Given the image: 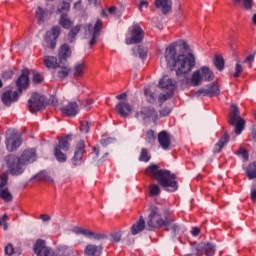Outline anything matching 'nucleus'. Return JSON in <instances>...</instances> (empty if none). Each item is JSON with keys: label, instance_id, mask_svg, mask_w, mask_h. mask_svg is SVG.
Listing matches in <instances>:
<instances>
[{"label": "nucleus", "instance_id": "nucleus-15", "mask_svg": "<svg viewBox=\"0 0 256 256\" xmlns=\"http://www.w3.org/2000/svg\"><path fill=\"white\" fill-rule=\"evenodd\" d=\"M85 155V141L80 140L76 143V147L74 150V156L72 158L73 165H82L85 161L83 156Z\"/></svg>", "mask_w": 256, "mask_h": 256}, {"label": "nucleus", "instance_id": "nucleus-49", "mask_svg": "<svg viewBox=\"0 0 256 256\" xmlns=\"http://www.w3.org/2000/svg\"><path fill=\"white\" fill-rule=\"evenodd\" d=\"M90 127H91V123H89L88 121L81 122L80 131L82 133H87Z\"/></svg>", "mask_w": 256, "mask_h": 256}, {"label": "nucleus", "instance_id": "nucleus-9", "mask_svg": "<svg viewBox=\"0 0 256 256\" xmlns=\"http://www.w3.org/2000/svg\"><path fill=\"white\" fill-rule=\"evenodd\" d=\"M23 140L15 130H7L6 132V148L9 151H17L21 147Z\"/></svg>", "mask_w": 256, "mask_h": 256}, {"label": "nucleus", "instance_id": "nucleus-14", "mask_svg": "<svg viewBox=\"0 0 256 256\" xmlns=\"http://www.w3.org/2000/svg\"><path fill=\"white\" fill-rule=\"evenodd\" d=\"M8 179L9 173L4 172L0 175V197L1 199H3V201H6V203L13 201V195L11 194V192H9V189H3V187L7 185Z\"/></svg>", "mask_w": 256, "mask_h": 256}, {"label": "nucleus", "instance_id": "nucleus-56", "mask_svg": "<svg viewBox=\"0 0 256 256\" xmlns=\"http://www.w3.org/2000/svg\"><path fill=\"white\" fill-rule=\"evenodd\" d=\"M94 101L93 99H88L85 101L84 107L87 111H89V109H91V106L93 105Z\"/></svg>", "mask_w": 256, "mask_h": 256}, {"label": "nucleus", "instance_id": "nucleus-20", "mask_svg": "<svg viewBox=\"0 0 256 256\" xmlns=\"http://www.w3.org/2000/svg\"><path fill=\"white\" fill-rule=\"evenodd\" d=\"M71 71L74 79H83L87 73V64H85V62H77L74 64Z\"/></svg>", "mask_w": 256, "mask_h": 256}, {"label": "nucleus", "instance_id": "nucleus-6", "mask_svg": "<svg viewBox=\"0 0 256 256\" xmlns=\"http://www.w3.org/2000/svg\"><path fill=\"white\" fill-rule=\"evenodd\" d=\"M230 125L235 126L236 135H241L243 129H245V120L239 116V107L237 105L232 104V110L230 113Z\"/></svg>", "mask_w": 256, "mask_h": 256}, {"label": "nucleus", "instance_id": "nucleus-58", "mask_svg": "<svg viewBox=\"0 0 256 256\" xmlns=\"http://www.w3.org/2000/svg\"><path fill=\"white\" fill-rule=\"evenodd\" d=\"M116 99H117L118 101H127V93H122V94H120V95H117V96H116Z\"/></svg>", "mask_w": 256, "mask_h": 256}, {"label": "nucleus", "instance_id": "nucleus-34", "mask_svg": "<svg viewBox=\"0 0 256 256\" xmlns=\"http://www.w3.org/2000/svg\"><path fill=\"white\" fill-rule=\"evenodd\" d=\"M229 143V134H224L220 140L218 141V143L215 144L214 146V153H219V151H221V149H223V147H225V144Z\"/></svg>", "mask_w": 256, "mask_h": 256}, {"label": "nucleus", "instance_id": "nucleus-44", "mask_svg": "<svg viewBox=\"0 0 256 256\" xmlns=\"http://www.w3.org/2000/svg\"><path fill=\"white\" fill-rule=\"evenodd\" d=\"M72 233H75V235H84V237H87L89 234V230L83 228V227H73Z\"/></svg>", "mask_w": 256, "mask_h": 256}, {"label": "nucleus", "instance_id": "nucleus-32", "mask_svg": "<svg viewBox=\"0 0 256 256\" xmlns=\"http://www.w3.org/2000/svg\"><path fill=\"white\" fill-rule=\"evenodd\" d=\"M173 221L175 220L173 219V216H171V220L166 223L164 227H166L167 231H172L173 236L175 237V235L181 231V226L177 223H173Z\"/></svg>", "mask_w": 256, "mask_h": 256}, {"label": "nucleus", "instance_id": "nucleus-11", "mask_svg": "<svg viewBox=\"0 0 256 256\" xmlns=\"http://www.w3.org/2000/svg\"><path fill=\"white\" fill-rule=\"evenodd\" d=\"M33 251L36 256H55L53 249L47 246V243L43 239L36 240Z\"/></svg>", "mask_w": 256, "mask_h": 256}, {"label": "nucleus", "instance_id": "nucleus-25", "mask_svg": "<svg viewBox=\"0 0 256 256\" xmlns=\"http://www.w3.org/2000/svg\"><path fill=\"white\" fill-rule=\"evenodd\" d=\"M103 251V245L88 244L84 248V256H96L101 255Z\"/></svg>", "mask_w": 256, "mask_h": 256}, {"label": "nucleus", "instance_id": "nucleus-5", "mask_svg": "<svg viewBox=\"0 0 256 256\" xmlns=\"http://www.w3.org/2000/svg\"><path fill=\"white\" fill-rule=\"evenodd\" d=\"M215 74L211 71V68L202 66L199 70L194 71L191 77V83L194 87H199L202 81H213Z\"/></svg>", "mask_w": 256, "mask_h": 256}, {"label": "nucleus", "instance_id": "nucleus-12", "mask_svg": "<svg viewBox=\"0 0 256 256\" xmlns=\"http://www.w3.org/2000/svg\"><path fill=\"white\" fill-rule=\"evenodd\" d=\"M145 37V33L141 26L133 25L131 29V37H126V45H135L137 43H141Z\"/></svg>", "mask_w": 256, "mask_h": 256}, {"label": "nucleus", "instance_id": "nucleus-36", "mask_svg": "<svg viewBox=\"0 0 256 256\" xmlns=\"http://www.w3.org/2000/svg\"><path fill=\"white\" fill-rule=\"evenodd\" d=\"M246 175L250 180L256 179V162H253L250 165H248Z\"/></svg>", "mask_w": 256, "mask_h": 256}, {"label": "nucleus", "instance_id": "nucleus-10", "mask_svg": "<svg viewBox=\"0 0 256 256\" xmlns=\"http://www.w3.org/2000/svg\"><path fill=\"white\" fill-rule=\"evenodd\" d=\"M28 107L31 113H37L45 109V98L37 93H33L28 101Z\"/></svg>", "mask_w": 256, "mask_h": 256}, {"label": "nucleus", "instance_id": "nucleus-57", "mask_svg": "<svg viewBox=\"0 0 256 256\" xmlns=\"http://www.w3.org/2000/svg\"><path fill=\"white\" fill-rule=\"evenodd\" d=\"M2 77H3V79H11V77H13V71L8 70V71L4 72Z\"/></svg>", "mask_w": 256, "mask_h": 256}, {"label": "nucleus", "instance_id": "nucleus-37", "mask_svg": "<svg viewBox=\"0 0 256 256\" xmlns=\"http://www.w3.org/2000/svg\"><path fill=\"white\" fill-rule=\"evenodd\" d=\"M139 161H142L143 163H149V161H151V153L147 150V148L141 149Z\"/></svg>", "mask_w": 256, "mask_h": 256}, {"label": "nucleus", "instance_id": "nucleus-48", "mask_svg": "<svg viewBox=\"0 0 256 256\" xmlns=\"http://www.w3.org/2000/svg\"><path fill=\"white\" fill-rule=\"evenodd\" d=\"M149 191L151 197H157V195L161 194V189L156 184L151 185Z\"/></svg>", "mask_w": 256, "mask_h": 256}, {"label": "nucleus", "instance_id": "nucleus-4", "mask_svg": "<svg viewBox=\"0 0 256 256\" xmlns=\"http://www.w3.org/2000/svg\"><path fill=\"white\" fill-rule=\"evenodd\" d=\"M148 212L149 214L146 221L148 231L161 229V227H165V224L171 221V211L169 210H165L162 216L161 210L157 206L151 205Z\"/></svg>", "mask_w": 256, "mask_h": 256}, {"label": "nucleus", "instance_id": "nucleus-41", "mask_svg": "<svg viewBox=\"0 0 256 256\" xmlns=\"http://www.w3.org/2000/svg\"><path fill=\"white\" fill-rule=\"evenodd\" d=\"M87 237H88V239H95V241H101V240L105 239L107 236L105 234L94 233V232L88 230Z\"/></svg>", "mask_w": 256, "mask_h": 256}, {"label": "nucleus", "instance_id": "nucleus-39", "mask_svg": "<svg viewBox=\"0 0 256 256\" xmlns=\"http://www.w3.org/2000/svg\"><path fill=\"white\" fill-rule=\"evenodd\" d=\"M214 65L218 71H223V69H225V59L221 56H216L214 59Z\"/></svg>", "mask_w": 256, "mask_h": 256}, {"label": "nucleus", "instance_id": "nucleus-21", "mask_svg": "<svg viewBox=\"0 0 256 256\" xmlns=\"http://www.w3.org/2000/svg\"><path fill=\"white\" fill-rule=\"evenodd\" d=\"M35 17L37 19L38 25H45L46 21H49L51 18V13L48 9L41 8L38 6L35 12Z\"/></svg>", "mask_w": 256, "mask_h": 256}, {"label": "nucleus", "instance_id": "nucleus-42", "mask_svg": "<svg viewBox=\"0 0 256 256\" xmlns=\"http://www.w3.org/2000/svg\"><path fill=\"white\" fill-rule=\"evenodd\" d=\"M69 9H71V4L69 2H67V1H62L57 6V11H59V13H63L65 11H69Z\"/></svg>", "mask_w": 256, "mask_h": 256}, {"label": "nucleus", "instance_id": "nucleus-55", "mask_svg": "<svg viewBox=\"0 0 256 256\" xmlns=\"http://www.w3.org/2000/svg\"><path fill=\"white\" fill-rule=\"evenodd\" d=\"M170 114H171V108H163L162 110H160L161 117H167Z\"/></svg>", "mask_w": 256, "mask_h": 256}, {"label": "nucleus", "instance_id": "nucleus-28", "mask_svg": "<svg viewBox=\"0 0 256 256\" xmlns=\"http://www.w3.org/2000/svg\"><path fill=\"white\" fill-rule=\"evenodd\" d=\"M63 63L64 62H60V65L57 66V69H59L57 73L59 79H66V77H69V74L71 73V67Z\"/></svg>", "mask_w": 256, "mask_h": 256}, {"label": "nucleus", "instance_id": "nucleus-54", "mask_svg": "<svg viewBox=\"0 0 256 256\" xmlns=\"http://www.w3.org/2000/svg\"><path fill=\"white\" fill-rule=\"evenodd\" d=\"M0 225L4 228V231H7V214H4L2 218H0Z\"/></svg>", "mask_w": 256, "mask_h": 256}, {"label": "nucleus", "instance_id": "nucleus-45", "mask_svg": "<svg viewBox=\"0 0 256 256\" xmlns=\"http://www.w3.org/2000/svg\"><path fill=\"white\" fill-rule=\"evenodd\" d=\"M172 95L173 92H166L164 94H160L158 97V103H160V105H163V103H165L167 99H171Z\"/></svg>", "mask_w": 256, "mask_h": 256}, {"label": "nucleus", "instance_id": "nucleus-26", "mask_svg": "<svg viewBox=\"0 0 256 256\" xmlns=\"http://www.w3.org/2000/svg\"><path fill=\"white\" fill-rule=\"evenodd\" d=\"M19 99V94L17 91H7L2 95V102L6 107H10L11 103H15Z\"/></svg>", "mask_w": 256, "mask_h": 256}, {"label": "nucleus", "instance_id": "nucleus-52", "mask_svg": "<svg viewBox=\"0 0 256 256\" xmlns=\"http://www.w3.org/2000/svg\"><path fill=\"white\" fill-rule=\"evenodd\" d=\"M243 73V66L238 62L235 66L234 77H239Z\"/></svg>", "mask_w": 256, "mask_h": 256}, {"label": "nucleus", "instance_id": "nucleus-13", "mask_svg": "<svg viewBox=\"0 0 256 256\" xmlns=\"http://www.w3.org/2000/svg\"><path fill=\"white\" fill-rule=\"evenodd\" d=\"M60 110L66 117H75L79 113V105L75 101L64 100Z\"/></svg>", "mask_w": 256, "mask_h": 256}, {"label": "nucleus", "instance_id": "nucleus-50", "mask_svg": "<svg viewBox=\"0 0 256 256\" xmlns=\"http://www.w3.org/2000/svg\"><path fill=\"white\" fill-rule=\"evenodd\" d=\"M110 241L112 243H119L121 241V234L119 232H114L110 235Z\"/></svg>", "mask_w": 256, "mask_h": 256}, {"label": "nucleus", "instance_id": "nucleus-16", "mask_svg": "<svg viewBox=\"0 0 256 256\" xmlns=\"http://www.w3.org/2000/svg\"><path fill=\"white\" fill-rule=\"evenodd\" d=\"M101 27H103V22L101 20L96 21L94 28H93V25H91V24L86 26V35H87V33H90V35H92V39L90 41L91 47H93V45H95V43H97V37H99Z\"/></svg>", "mask_w": 256, "mask_h": 256}, {"label": "nucleus", "instance_id": "nucleus-33", "mask_svg": "<svg viewBox=\"0 0 256 256\" xmlns=\"http://www.w3.org/2000/svg\"><path fill=\"white\" fill-rule=\"evenodd\" d=\"M58 23L61 27H63V29H71V26L73 25V22L65 13L61 14Z\"/></svg>", "mask_w": 256, "mask_h": 256}, {"label": "nucleus", "instance_id": "nucleus-62", "mask_svg": "<svg viewBox=\"0 0 256 256\" xmlns=\"http://www.w3.org/2000/svg\"><path fill=\"white\" fill-rule=\"evenodd\" d=\"M253 61H255V55H250L246 58L244 63H253Z\"/></svg>", "mask_w": 256, "mask_h": 256}, {"label": "nucleus", "instance_id": "nucleus-59", "mask_svg": "<svg viewBox=\"0 0 256 256\" xmlns=\"http://www.w3.org/2000/svg\"><path fill=\"white\" fill-rule=\"evenodd\" d=\"M143 7H149V2L145 1V0H142L139 4V9L140 11H143Z\"/></svg>", "mask_w": 256, "mask_h": 256}, {"label": "nucleus", "instance_id": "nucleus-17", "mask_svg": "<svg viewBox=\"0 0 256 256\" xmlns=\"http://www.w3.org/2000/svg\"><path fill=\"white\" fill-rule=\"evenodd\" d=\"M116 113H118L120 117L127 118L133 113V107L127 101H120L116 105Z\"/></svg>", "mask_w": 256, "mask_h": 256}, {"label": "nucleus", "instance_id": "nucleus-7", "mask_svg": "<svg viewBox=\"0 0 256 256\" xmlns=\"http://www.w3.org/2000/svg\"><path fill=\"white\" fill-rule=\"evenodd\" d=\"M69 151V136H66L59 140L58 145L54 148V156L59 163H65L67 161V153Z\"/></svg>", "mask_w": 256, "mask_h": 256}, {"label": "nucleus", "instance_id": "nucleus-27", "mask_svg": "<svg viewBox=\"0 0 256 256\" xmlns=\"http://www.w3.org/2000/svg\"><path fill=\"white\" fill-rule=\"evenodd\" d=\"M145 227H147L145 218H143V216H140V218L132 225L131 233L133 235H139V233L145 231Z\"/></svg>", "mask_w": 256, "mask_h": 256}, {"label": "nucleus", "instance_id": "nucleus-22", "mask_svg": "<svg viewBox=\"0 0 256 256\" xmlns=\"http://www.w3.org/2000/svg\"><path fill=\"white\" fill-rule=\"evenodd\" d=\"M72 51L69 44H62L58 49L59 63H67V59L71 57Z\"/></svg>", "mask_w": 256, "mask_h": 256}, {"label": "nucleus", "instance_id": "nucleus-43", "mask_svg": "<svg viewBox=\"0 0 256 256\" xmlns=\"http://www.w3.org/2000/svg\"><path fill=\"white\" fill-rule=\"evenodd\" d=\"M145 141L150 145L155 143V132L153 130H147L145 134Z\"/></svg>", "mask_w": 256, "mask_h": 256}, {"label": "nucleus", "instance_id": "nucleus-47", "mask_svg": "<svg viewBox=\"0 0 256 256\" xmlns=\"http://www.w3.org/2000/svg\"><path fill=\"white\" fill-rule=\"evenodd\" d=\"M33 83L35 84H41L44 81L43 75H41L37 71H33V78H32Z\"/></svg>", "mask_w": 256, "mask_h": 256}, {"label": "nucleus", "instance_id": "nucleus-24", "mask_svg": "<svg viewBox=\"0 0 256 256\" xmlns=\"http://www.w3.org/2000/svg\"><path fill=\"white\" fill-rule=\"evenodd\" d=\"M154 5L163 15H167L173 7V2L171 0H155Z\"/></svg>", "mask_w": 256, "mask_h": 256}, {"label": "nucleus", "instance_id": "nucleus-61", "mask_svg": "<svg viewBox=\"0 0 256 256\" xmlns=\"http://www.w3.org/2000/svg\"><path fill=\"white\" fill-rule=\"evenodd\" d=\"M199 233H201V230H200L198 227H194V228L192 229V235H193V237L199 236Z\"/></svg>", "mask_w": 256, "mask_h": 256}, {"label": "nucleus", "instance_id": "nucleus-3", "mask_svg": "<svg viewBox=\"0 0 256 256\" xmlns=\"http://www.w3.org/2000/svg\"><path fill=\"white\" fill-rule=\"evenodd\" d=\"M145 173L148 177L156 179L159 185L164 187V189H167V191L174 192L177 191L179 187L177 185V176H175V174H172L169 170H159V166L155 164L148 166Z\"/></svg>", "mask_w": 256, "mask_h": 256}, {"label": "nucleus", "instance_id": "nucleus-35", "mask_svg": "<svg viewBox=\"0 0 256 256\" xmlns=\"http://www.w3.org/2000/svg\"><path fill=\"white\" fill-rule=\"evenodd\" d=\"M79 31H81V25L77 24L76 26L72 27L68 33V41L69 43H73L75 41V37L79 34Z\"/></svg>", "mask_w": 256, "mask_h": 256}, {"label": "nucleus", "instance_id": "nucleus-40", "mask_svg": "<svg viewBox=\"0 0 256 256\" xmlns=\"http://www.w3.org/2000/svg\"><path fill=\"white\" fill-rule=\"evenodd\" d=\"M136 55H139L140 59H145L147 57V48L143 46H138L137 48L133 49Z\"/></svg>", "mask_w": 256, "mask_h": 256}, {"label": "nucleus", "instance_id": "nucleus-2", "mask_svg": "<svg viewBox=\"0 0 256 256\" xmlns=\"http://www.w3.org/2000/svg\"><path fill=\"white\" fill-rule=\"evenodd\" d=\"M37 161V150L28 148L22 152L19 157L9 156L7 160V167L11 175H21L25 171L26 165H31Z\"/></svg>", "mask_w": 256, "mask_h": 256}, {"label": "nucleus", "instance_id": "nucleus-19", "mask_svg": "<svg viewBox=\"0 0 256 256\" xmlns=\"http://www.w3.org/2000/svg\"><path fill=\"white\" fill-rule=\"evenodd\" d=\"M158 143L161 149L169 151L171 149V135L167 131H161L158 133Z\"/></svg>", "mask_w": 256, "mask_h": 256}, {"label": "nucleus", "instance_id": "nucleus-18", "mask_svg": "<svg viewBox=\"0 0 256 256\" xmlns=\"http://www.w3.org/2000/svg\"><path fill=\"white\" fill-rule=\"evenodd\" d=\"M158 87H160V89H165L166 91L173 93V91H175L177 87V83L169 76L164 75L162 79H160Z\"/></svg>", "mask_w": 256, "mask_h": 256}, {"label": "nucleus", "instance_id": "nucleus-1", "mask_svg": "<svg viewBox=\"0 0 256 256\" xmlns=\"http://www.w3.org/2000/svg\"><path fill=\"white\" fill-rule=\"evenodd\" d=\"M177 44H170L164 54L165 61L170 69L176 71V75H185L195 67V56L192 53L188 55L180 54L177 56Z\"/></svg>", "mask_w": 256, "mask_h": 256}, {"label": "nucleus", "instance_id": "nucleus-38", "mask_svg": "<svg viewBox=\"0 0 256 256\" xmlns=\"http://www.w3.org/2000/svg\"><path fill=\"white\" fill-rule=\"evenodd\" d=\"M144 95L148 103H155V101H157V95H155L149 88L144 89Z\"/></svg>", "mask_w": 256, "mask_h": 256}, {"label": "nucleus", "instance_id": "nucleus-29", "mask_svg": "<svg viewBox=\"0 0 256 256\" xmlns=\"http://www.w3.org/2000/svg\"><path fill=\"white\" fill-rule=\"evenodd\" d=\"M141 114L144 115L145 119H151L152 121H157V119H159L157 111H155L153 108L143 107Z\"/></svg>", "mask_w": 256, "mask_h": 256}, {"label": "nucleus", "instance_id": "nucleus-46", "mask_svg": "<svg viewBox=\"0 0 256 256\" xmlns=\"http://www.w3.org/2000/svg\"><path fill=\"white\" fill-rule=\"evenodd\" d=\"M205 255L206 256H213L215 255V245L213 244H207L204 247Z\"/></svg>", "mask_w": 256, "mask_h": 256}, {"label": "nucleus", "instance_id": "nucleus-23", "mask_svg": "<svg viewBox=\"0 0 256 256\" xmlns=\"http://www.w3.org/2000/svg\"><path fill=\"white\" fill-rule=\"evenodd\" d=\"M16 86L18 87L20 93L23 91V89H27V87H29V70H22L20 77L16 81Z\"/></svg>", "mask_w": 256, "mask_h": 256}, {"label": "nucleus", "instance_id": "nucleus-8", "mask_svg": "<svg viewBox=\"0 0 256 256\" xmlns=\"http://www.w3.org/2000/svg\"><path fill=\"white\" fill-rule=\"evenodd\" d=\"M61 35V27L53 26L51 31H47L44 35V44L48 49H55L57 47V40Z\"/></svg>", "mask_w": 256, "mask_h": 256}, {"label": "nucleus", "instance_id": "nucleus-60", "mask_svg": "<svg viewBox=\"0 0 256 256\" xmlns=\"http://www.w3.org/2000/svg\"><path fill=\"white\" fill-rule=\"evenodd\" d=\"M40 219H42L44 222H47L51 220V216H49V214H42L40 215Z\"/></svg>", "mask_w": 256, "mask_h": 256}, {"label": "nucleus", "instance_id": "nucleus-64", "mask_svg": "<svg viewBox=\"0 0 256 256\" xmlns=\"http://www.w3.org/2000/svg\"><path fill=\"white\" fill-rule=\"evenodd\" d=\"M116 12H117V7H115V6H112V7H110V8L108 9V13H109L110 15H115Z\"/></svg>", "mask_w": 256, "mask_h": 256}, {"label": "nucleus", "instance_id": "nucleus-63", "mask_svg": "<svg viewBox=\"0 0 256 256\" xmlns=\"http://www.w3.org/2000/svg\"><path fill=\"white\" fill-rule=\"evenodd\" d=\"M95 157H99V153L101 152V148H99V146H94L93 148Z\"/></svg>", "mask_w": 256, "mask_h": 256}, {"label": "nucleus", "instance_id": "nucleus-53", "mask_svg": "<svg viewBox=\"0 0 256 256\" xmlns=\"http://www.w3.org/2000/svg\"><path fill=\"white\" fill-rule=\"evenodd\" d=\"M13 253H15V248H13V245L12 244H8L6 247H5V254L6 255H13Z\"/></svg>", "mask_w": 256, "mask_h": 256}, {"label": "nucleus", "instance_id": "nucleus-31", "mask_svg": "<svg viewBox=\"0 0 256 256\" xmlns=\"http://www.w3.org/2000/svg\"><path fill=\"white\" fill-rule=\"evenodd\" d=\"M201 93H203V95H206L207 97H215V95H219L220 93L219 86L213 83L207 89L202 90Z\"/></svg>", "mask_w": 256, "mask_h": 256}, {"label": "nucleus", "instance_id": "nucleus-51", "mask_svg": "<svg viewBox=\"0 0 256 256\" xmlns=\"http://www.w3.org/2000/svg\"><path fill=\"white\" fill-rule=\"evenodd\" d=\"M38 179H42L43 181H50L49 173L47 171L43 170L40 173L37 174Z\"/></svg>", "mask_w": 256, "mask_h": 256}, {"label": "nucleus", "instance_id": "nucleus-30", "mask_svg": "<svg viewBox=\"0 0 256 256\" xmlns=\"http://www.w3.org/2000/svg\"><path fill=\"white\" fill-rule=\"evenodd\" d=\"M44 65L47 69H57L59 67L60 62H57V57L54 56H45L44 57Z\"/></svg>", "mask_w": 256, "mask_h": 256}]
</instances>
